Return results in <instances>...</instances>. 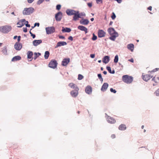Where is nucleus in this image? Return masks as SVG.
I'll use <instances>...</instances> for the list:
<instances>
[{
	"label": "nucleus",
	"mask_w": 159,
	"mask_h": 159,
	"mask_svg": "<svg viewBox=\"0 0 159 159\" xmlns=\"http://www.w3.org/2000/svg\"><path fill=\"white\" fill-rule=\"evenodd\" d=\"M122 80L123 82L128 84L131 83L133 81V78L127 75H124L122 77Z\"/></svg>",
	"instance_id": "f257e3e1"
},
{
	"label": "nucleus",
	"mask_w": 159,
	"mask_h": 159,
	"mask_svg": "<svg viewBox=\"0 0 159 159\" xmlns=\"http://www.w3.org/2000/svg\"><path fill=\"white\" fill-rule=\"evenodd\" d=\"M11 29V26H4L0 27V31L3 33H6L10 31Z\"/></svg>",
	"instance_id": "f03ea898"
},
{
	"label": "nucleus",
	"mask_w": 159,
	"mask_h": 159,
	"mask_svg": "<svg viewBox=\"0 0 159 159\" xmlns=\"http://www.w3.org/2000/svg\"><path fill=\"white\" fill-rule=\"evenodd\" d=\"M34 11V9L32 7L25 8L23 11L24 15H29L33 13Z\"/></svg>",
	"instance_id": "7ed1b4c3"
},
{
	"label": "nucleus",
	"mask_w": 159,
	"mask_h": 159,
	"mask_svg": "<svg viewBox=\"0 0 159 159\" xmlns=\"http://www.w3.org/2000/svg\"><path fill=\"white\" fill-rule=\"evenodd\" d=\"M105 115L107 120L109 123L110 124H114L116 122V120L113 118L108 116L106 113H105Z\"/></svg>",
	"instance_id": "20e7f679"
},
{
	"label": "nucleus",
	"mask_w": 159,
	"mask_h": 159,
	"mask_svg": "<svg viewBox=\"0 0 159 159\" xmlns=\"http://www.w3.org/2000/svg\"><path fill=\"white\" fill-rule=\"evenodd\" d=\"M45 30L47 34H51L55 31V28L53 26L46 27Z\"/></svg>",
	"instance_id": "39448f33"
},
{
	"label": "nucleus",
	"mask_w": 159,
	"mask_h": 159,
	"mask_svg": "<svg viewBox=\"0 0 159 159\" xmlns=\"http://www.w3.org/2000/svg\"><path fill=\"white\" fill-rule=\"evenodd\" d=\"M57 64V61L55 60H52L49 64V66L52 68H56Z\"/></svg>",
	"instance_id": "423d86ee"
},
{
	"label": "nucleus",
	"mask_w": 159,
	"mask_h": 159,
	"mask_svg": "<svg viewBox=\"0 0 159 159\" xmlns=\"http://www.w3.org/2000/svg\"><path fill=\"white\" fill-rule=\"evenodd\" d=\"M152 77L153 76L152 75L149 74H147L144 75H142V77L143 80L146 82Z\"/></svg>",
	"instance_id": "0eeeda50"
},
{
	"label": "nucleus",
	"mask_w": 159,
	"mask_h": 159,
	"mask_svg": "<svg viewBox=\"0 0 159 159\" xmlns=\"http://www.w3.org/2000/svg\"><path fill=\"white\" fill-rule=\"evenodd\" d=\"M80 22L81 24L86 25L89 23V20L86 19H84L83 17L81 18V20H80Z\"/></svg>",
	"instance_id": "6e6552de"
},
{
	"label": "nucleus",
	"mask_w": 159,
	"mask_h": 159,
	"mask_svg": "<svg viewBox=\"0 0 159 159\" xmlns=\"http://www.w3.org/2000/svg\"><path fill=\"white\" fill-rule=\"evenodd\" d=\"M73 15V20L74 21H76L78 20L79 18H82V17H80L79 15V11H77L76 13Z\"/></svg>",
	"instance_id": "1a4fd4ad"
},
{
	"label": "nucleus",
	"mask_w": 159,
	"mask_h": 159,
	"mask_svg": "<svg viewBox=\"0 0 159 159\" xmlns=\"http://www.w3.org/2000/svg\"><path fill=\"white\" fill-rule=\"evenodd\" d=\"M22 48V45L19 42H16L14 45V48L17 50H20Z\"/></svg>",
	"instance_id": "9d476101"
},
{
	"label": "nucleus",
	"mask_w": 159,
	"mask_h": 159,
	"mask_svg": "<svg viewBox=\"0 0 159 159\" xmlns=\"http://www.w3.org/2000/svg\"><path fill=\"white\" fill-rule=\"evenodd\" d=\"M92 91V87L90 85L87 86L85 88V92L87 94H91Z\"/></svg>",
	"instance_id": "9b49d317"
},
{
	"label": "nucleus",
	"mask_w": 159,
	"mask_h": 159,
	"mask_svg": "<svg viewBox=\"0 0 159 159\" xmlns=\"http://www.w3.org/2000/svg\"><path fill=\"white\" fill-rule=\"evenodd\" d=\"M106 34V33L102 30H99L98 32V36L99 38L104 37Z\"/></svg>",
	"instance_id": "f8f14e48"
},
{
	"label": "nucleus",
	"mask_w": 159,
	"mask_h": 159,
	"mask_svg": "<svg viewBox=\"0 0 159 159\" xmlns=\"http://www.w3.org/2000/svg\"><path fill=\"white\" fill-rule=\"evenodd\" d=\"M25 19H23L21 20H19L17 23V24L19 25L17 26L18 27H21L24 25L25 24Z\"/></svg>",
	"instance_id": "ddd939ff"
},
{
	"label": "nucleus",
	"mask_w": 159,
	"mask_h": 159,
	"mask_svg": "<svg viewBox=\"0 0 159 159\" xmlns=\"http://www.w3.org/2000/svg\"><path fill=\"white\" fill-rule=\"evenodd\" d=\"M62 16V14L61 12H59L55 15V18L56 20L60 21L61 20Z\"/></svg>",
	"instance_id": "4468645a"
},
{
	"label": "nucleus",
	"mask_w": 159,
	"mask_h": 159,
	"mask_svg": "<svg viewBox=\"0 0 159 159\" xmlns=\"http://www.w3.org/2000/svg\"><path fill=\"white\" fill-rule=\"evenodd\" d=\"M79 90H71L70 92V94L74 98H76L78 94Z\"/></svg>",
	"instance_id": "2eb2a0df"
},
{
	"label": "nucleus",
	"mask_w": 159,
	"mask_h": 159,
	"mask_svg": "<svg viewBox=\"0 0 159 159\" xmlns=\"http://www.w3.org/2000/svg\"><path fill=\"white\" fill-rule=\"evenodd\" d=\"M107 31L110 35L113 34L117 33L115 30L112 27L109 28L107 29Z\"/></svg>",
	"instance_id": "dca6fc26"
},
{
	"label": "nucleus",
	"mask_w": 159,
	"mask_h": 159,
	"mask_svg": "<svg viewBox=\"0 0 159 159\" xmlns=\"http://www.w3.org/2000/svg\"><path fill=\"white\" fill-rule=\"evenodd\" d=\"M78 29L81 31H84L85 34L88 33V29L84 26L79 25L78 26Z\"/></svg>",
	"instance_id": "f3484780"
},
{
	"label": "nucleus",
	"mask_w": 159,
	"mask_h": 159,
	"mask_svg": "<svg viewBox=\"0 0 159 159\" xmlns=\"http://www.w3.org/2000/svg\"><path fill=\"white\" fill-rule=\"evenodd\" d=\"M108 86V84L107 83H104L102 85L101 88V90L102 92L105 91L107 89Z\"/></svg>",
	"instance_id": "a211bd4d"
},
{
	"label": "nucleus",
	"mask_w": 159,
	"mask_h": 159,
	"mask_svg": "<svg viewBox=\"0 0 159 159\" xmlns=\"http://www.w3.org/2000/svg\"><path fill=\"white\" fill-rule=\"evenodd\" d=\"M110 35H111V36L109 37V39L113 41H114L116 38L119 36L118 33Z\"/></svg>",
	"instance_id": "6ab92c4d"
},
{
	"label": "nucleus",
	"mask_w": 159,
	"mask_h": 159,
	"mask_svg": "<svg viewBox=\"0 0 159 159\" xmlns=\"http://www.w3.org/2000/svg\"><path fill=\"white\" fill-rule=\"evenodd\" d=\"M110 61V57L108 56H104L102 58V62L105 64L107 63Z\"/></svg>",
	"instance_id": "aec40b11"
},
{
	"label": "nucleus",
	"mask_w": 159,
	"mask_h": 159,
	"mask_svg": "<svg viewBox=\"0 0 159 159\" xmlns=\"http://www.w3.org/2000/svg\"><path fill=\"white\" fill-rule=\"evenodd\" d=\"M70 87L73 89L72 90H79V89L77 86L73 83H70Z\"/></svg>",
	"instance_id": "412c9836"
},
{
	"label": "nucleus",
	"mask_w": 159,
	"mask_h": 159,
	"mask_svg": "<svg viewBox=\"0 0 159 159\" xmlns=\"http://www.w3.org/2000/svg\"><path fill=\"white\" fill-rule=\"evenodd\" d=\"M42 43L41 40H34L33 42V45L36 46Z\"/></svg>",
	"instance_id": "4be33fe9"
},
{
	"label": "nucleus",
	"mask_w": 159,
	"mask_h": 159,
	"mask_svg": "<svg viewBox=\"0 0 159 159\" xmlns=\"http://www.w3.org/2000/svg\"><path fill=\"white\" fill-rule=\"evenodd\" d=\"M69 61L70 59L69 58L64 59L62 61L61 64L63 66H66L69 63Z\"/></svg>",
	"instance_id": "5701e85b"
},
{
	"label": "nucleus",
	"mask_w": 159,
	"mask_h": 159,
	"mask_svg": "<svg viewBox=\"0 0 159 159\" xmlns=\"http://www.w3.org/2000/svg\"><path fill=\"white\" fill-rule=\"evenodd\" d=\"M119 129L121 130H124L126 129V125L124 124H122L119 127Z\"/></svg>",
	"instance_id": "b1692460"
},
{
	"label": "nucleus",
	"mask_w": 159,
	"mask_h": 159,
	"mask_svg": "<svg viewBox=\"0 0 159 159\" xmlns=\"http://www.w3.org/2000/svg\"><path fill=\"white\" fill-rule=\"evenodd\" d=\"M127 48L132 52L133 51L134 45L132 43H130L127 45Z\"/></svg>",
	"instance_id": "393cba45"
},
{
	"label": "nucleus",
	"mask_w": 159,
	"mask_h": 159,
	"mask_svg": "<svg viewBox=\"0 0 159 159\" xmlns=\"http://www.w3.org/2000/svg\"><path fill=\"white\" fill-rule=\"evenodd\" d=\"M66 44V42H59L57 44V47H58L61 46L65 45Z\"/></svg>",
	"instance_id": "a878e982"
},
{
	"label": "nucleus",
	"mask_w": 159,
	"mask_h": 159,
	"mask_svg": "<svg viewBox=\"0 0 159 159\" xmlns=\"http://www.w3.org/2000/svg\"><path fill=\"white\" fill-rule=\"evenodd\" d=\"M21 59V57H20L19 56H16L12 58L11 61H16L18 60H20Z\"/></svg>",
	"instance_id": "bb28decb"
},
{
	"label": "nucleus",
	"mask_w": 159,
	"mask_h": 159,
	"mask_svg": "<svg viewBox=\"0 0 159 159\" xmlns=\"http://www.w3.org/2000/svg\"><path fill=\"white\" fill-rule=\"evenodd\" d=\"M33 55V53L32 52L29 51L27 53L28 58L30 59L32 58Z\"/></svg>",
	"instance_id": "cd10ccee"
},
{
	"label": "nucleus",
	"mask_w": 159,
	"mask_h": 159,
	"mask_svg": "<svg viewBox=\"0 0 159 159\" xmlns=\"http://www.w3.org/2000/svg\"><path fill=\"white\" fill-rule=\"evenodd\" d=\"M62 31L63 32H70V28H64L63 27H62Z\"/></svg>",
	"instance_id": "c85d7f7f"
},
{
	"label": "nucleus",
	"mask_w": 159,
	"mask_h": 159,
	"mask_svg": "<svg viewBox=\"0 0 159 159\" xmlns=\"http://www.w3.org/2000/svg\"><path fill=\"white\" fill-rule=\"evenodd\" d=\"M41 55V54L39 52H35L34 53V60H36L38 57Z\"/></svg>",
	"instance_id": "c756f323"
},
{
	"label": "nucleus",
	"mask_w": 159,
	"mask_h": 159,
	"mask_svg": "<svg viewBox=\"0 0 159 159\" xmlns=\"http://www.w3.org/2000/svg\"><path fill=\"white\" fill-rule=\"evenodd\" d=\"M49 52L48 51H46L45 53V55H44V58L45 59H47L49 56Z\"/></svg>",
	"instance_id": "7c9ffc66"
},
{
	"label": "nucleus",
	"mask_w": 159,
	"mask_h": 159,
	"mask_svg": "<svg viewBox=\"0 0 159 159\" xmlns=\"http://www.w3.org/2000/svg\"><path fill=\"white\" fill-rule=\"evenodd\" d=\"M98 77L100 80V81L102 83L103 81V79L102 78L101 74H98L97 75Z\"/></svg>",
	"instance_id": "2f4dec72"
},
{
	"label": "nucleus",
	"mask_w": 159,
	"mask_h": 159,
	"mask_svg": "<svg viewBox=\"0 0 159 159\" xmlns=\"http://www.w3.org/2000/svg\"><path fill=\"white\" fill-rule=\"evenodd\" d=\"M118 61V55H116L115 56L114 62L115 63H117Z\"/></svg>",
	"instance_id": "473e14b6"
},
{
	"label": "nucleus",
	"mask_w": 159,
	"mask_h": 159,
	"mask_svg": "<svg viewBox=\"0 0 159 159\" xmlns=\"http://www.w3.org/2000/svg\"><path fill=\"white\" fill-rule=\"evenodd\" d=\"M77 11H75L74 10L70 9V16L73 15H75Z\"/></svg>",
	"instance_id": "72a5a7b5"
},
{
	"label": "nucleus",
	"mask_w": 159,
	"mask_h": 159,
	"mask_svg": "<svg viewBox=\"0 0 159 159\" xmlns=\"http://www.w3.org/2000/svg\"><path fill=\"white\" fill-rule=\"evenodd\" d=\"M2 51L4 54H7V51L6 47H3V48H2Z\"/></svg>",
	"instance_id": "f704fd0d"
},
{
	"label": "nucleus",
	"mask_w": 159,
	"mask_h": 159,
	"mask_svg": "<svg viewBox=\"0 0 159 159\" xmlns=\"http://www.w3.org/2000/svg\"><path fill=\"white\" fill-rule=\"evenodd\" d=\"M97 39V37L95 35L94 33L93 34V37L92 38V39L93 41H95Z\"/></svg>",
	"instance_id": "c9c22d12"
},
{
	"label": "nucleus",
	"mask_w": 159,
	"mask_h": 159,
	"mask_svg": "<svg viewBox=\"0 0 159 159\" xmlns=\"http://www.w3.org/2000/svg\"><path fill=\"white\" fill-rule=\"evenodd\" d=\"M84 78L83 75L81 74H79L78 75V79L79 80H82Z\"/></svg>",
	"instance_id": "e433bc0d"
},
{
	"label": "nucleus",
	"mask_w": 159,
	"mask_h": 159,
	"mask_svg": "<svg viewBox=\"0 0 159 159\" xmlns=\"http://www.w3.org/2000/svg\"><path fill=\"white\" fill-rule=\"evenodd\" d=\"M159 69V68H156L153 69V70H152V71H148V73H150L151 72H156V71H157Z\"/></svg>",
	"instance_id": "4c0bfd02"
},
{
	"label": "nucleus",
	"mask_w": 159,
	"mask_h": 159,
	"mask_svg": "<svg viewBox=\"0 0 159 159\" xmlns=\"http://www.w3.org/2000/svg\"><path fill=\"white\" fill-rule=\"evenodd\" d=\"M79 15L80 16V17H82V16H86V14L84 12H81L80 13H79Z\"/></svg>",
	"instance_id": "58836bf2"
},
{
	"label": "nucleus",
	"mask_w": 159,
	"mask_h": 159,
	"mask_svg": "<svg viewBox=\"0 0 159 159\" xmlns=\"http://www.w3.org/2000/svg\"><path fill=\"white\" fill-rule=\"evenodd\" d=\"M112 14V15L111 16V18L112 20H114L116 18V15L114 12H113Z\"/></svg>",
	"instance_id": "ea45409f"
},
{
	"label": "nucleus",
	"mask_w": 159,
	"mask_h": 159,
	"mask_svg": "<svg viewBox=\"0 0 159 159\" xmlns=\"http://www.w3.org/2000/svg\"><path fill=\"white\" fill-rule=\"evenodd\" d=\"M106 69L109 72V73H110L111 72V68L110 66H107Z\"/></svg>",
	"instance_id": "a19ab883"
},
{
	"label": "nucleus",
	"mask_w": 159,
	"mask_h": 159,
	"mask_svg": "<svg viewBox=\"0 0 159 159\" xmlns=\"http://www.w3.org/2000/svg\"><path fill=\"white\" fill-rule=\"evenodd\" d=\"M154 94L157 96H159V89H158L155 92Z\"/></svg>",
	"instance_id": "79ce46f5"
},
{
	"label": "nucleus",
	"mask_w": 159,
	"mask_h": 159,
	"mask_svg": "<svg viewBox=\"0 0 159 159\" xmlns=\"http://www.w3.org/2000/svg\"><path fill=\"white\" fill-rule=\"evenodd\" d=\"M110 91L111 92V93H116V90L115 89H113V88H111L110 89Z\"/></svg>",
	"instance_id": "37998d69"
},
{
	"label": "nucleus",
	"mask_w": 159,
	"mask_h": 159,
	"mask_svg": "<svg viewBox=\"0 0 159 159\" xmlns=\"http://www.w3.org/2000/svg\"><path fill=\"white\" fill-rule=\"evenodd\" d=\"M32 29H30V33L31 34V36H32L33 38L34 39L35 37V35L34 34H33L31 32V30Z\"/></svg>",
	"instance_id": "c03bdc74"
},
{
	"label": "nucleus",
	"mask_w": 159,
	"mask_h": 159,
	"mask_svg": "<svg viewBox=\"0 0 159 159\" xmlns=\"http://www.w3.org/2000/svg\"><path fill=\"white\" fill-rule=\"evenodd\" d=\"M61 8V5H57L56 6V9L58 10H59Z\"/></svg>",
	"instance_id": "a18cd8bd"
},
{
	"label": "nucleus",
	"mask_w": 159,
	"mask_h": 159,
	"mask_svg": "<svg viewBox=\"0 0 159 159\" xmlns=\"http://www.w3.org/2000/svg\"><path fill=\"white\" fill-rule=\"evenodd\" d=\"M44 0H39L37 2V4H40L43 2Z\"/></svg>",
	"instance_id": "49530a36"
},
{
	"label": "nucleus",
	"mask_w": 159,
	"mask_h": 159,
	"mask_svg": "<svg viewBox=\"0 0 159 159\" xmlns=\"http://www.w3.org/2000/svg\"><path fill=\"white\" fill-rule=\"evenodd\" d=\"M152 81H154L155 83H157V80L156 79L155 77H154L152 79Z\"/></svg>",
	"instance_id": "de8ad7c7"
},
{
	"label": "nucleus",
	"mask_w": 159,
	"mask_h": 159,
	"mask_svg": "<svg viewBox=\"0 0 159 159\" xmlns=\"http://www.w3.org/2000/svg\"><path fill=\"white\" fill-rule=\"evenodd\" d=\"M25 22H26V23L25 24L26 26L28 27H30V24H28V21H25Z\"/></svg>",
	"instance_id": "09e8293b"
},
{
	"label": "nucleus",
	"mask_w": 159,
	"mask_h": 159,
	"mask_svg": "<svg viewBox=\"0 0 159 159\" xmlns=\"http://www.w3.org/2000/svg\"><path fill=\"white\" fill-rule=\"evenodd\" d=\"M87 5L88 6L90 7H92V2H89L87 3Z\"/></svg>",
	"instance_id": "8fccbe9b"
},
{
	"label": "nucleus",
	"mask_w": 159,
	"mask_h": 159,
	"mask_svg": "<svg viewBox=\"0 0 159 159\" xmlns=\"http://www.w3.org/2000/svg\"><path fill=\"white\" fill-rule=\"evenodd\" d=\"M36 24H37V26H39V23H36L34 24V26H32V28H33L34 27H35L36 26Z\"/></svg>",
	"instance_id": "3c124183"
},
{
	"label": "nucleus",
	"mask_w": 159,
	"mask_h": 159,
	"mask_svg": "<svg viewBox=\"0 0 159 159\" xmlns=\"http://www.w3.org/2000/svg\"><path fill=\"white\" fill-rule=\"evenodd\" d=\"M95 54H91L90 55V57L92 58H94L95 57Z\"/></svg>",
	"instance_id": "603ef678"
},
{
	"label": "nucleus",
	"mask_w": 159,
	"mask_h": 159,
	"mask_svg": "<svg viewBox=\"0 0 159 159\" xmlns=\"http://www.w3.org/2000/svg\"><path fill=\"white\" fill-rule=\"evenodd\" d=\"M23 31L25 32H27V28L26 27L23 28Z\"/></svg>",
	"instance_id": "864d4df0"
},
{
	"label": "nucleus",
	"mask_w": 159,
	"mask_h": 159,
	"mask_svg": "<svg viewBox=\"0 0 159 159\" xmlns=\"http://www.w3.org/2000/svg\"><path fill=\"white\" fill-rule=\"evenodd\" d=\"M128 61H130V62H132V63H133L134 62V59L132 58L130 59H129L128 60Z\"/></svg>",
	"instance_id": "5fc2aeb1"
},
{
	"label": "nucleus",
	"mask_w": 159,
	"mask_h": 159,
	"mask_svg": "<svg viewBox=\"0 0 159 159\" xmlns=\"http://www.w3.org/2000/svg\"><path fill=\"white\" fill-rule=\"evenodd\" d=\"M59 37L60 39H64L65 38V37H64L63 36H61V35H59Z\"/></svg>",
	"instance_id": "6e6d98bb"
},
{
	"label": "nucleus",
	"mask_w": 159,
	"mask_h": 159,
	"mask_svg": "<svg viewBox=\"0 0 159 159\" xmlns=\"http://www.w3.org/2000/svg\"><path fill=\"white\" fill-rule=\"evenodd\" d=\"M96 2L97 3H98V2H101V3L102 2V0H96Z\"/></svg>",
	"instance_id": "4d7b16f0"
},
{
	"label": "nucleus",
	"mask_w": 159,
	"mask_h": 159,
	"mask_svg": "<svg viewBox=\"0 0 159 159\" xmlns=\"http://www.w3.org/2000/svg\"><path fill=\"white\" fill-rule=\"evenodd\" d=\"M118 3H120L121 2L122 0H115Z\"/></svg>",
	"instance_id": "13d9d810"
},
{
	"label": "nucleus",
	"mask_w": 159,
	"mask_h": 159,
	"mask_svg": "<svg viewBox=\"0 0 159 159\" xmlns=\"http://www.w3.org/2000/svg\"><path fill=\"white\" fill-rule=\"evenodd\" d=\"M148 9L151 11L152 9V7L151 6H150L148 7Z\"/></svg>",
	"instance_id": "bf43d9fd"
},
{
	"label": "nucleus",
	"mask_w": 159,
	"mask_h": 159,
	"mask_svg": "<svg viewBox=\"0 0 159 159\" xmlns=\"http://www.w3.org/2000/svg\"><path fill=\"white\" fill-rule=\"evenodd\" d=\"M66 12L67 14L68 15H70V10H67L66 11Z\"/></svg>",
	"instance_id": "052dcab7"
},
{
	"label": "nucleus",
	"mask_w": 159,
	"mask_h": 159,
	"mask_svg": "<svg viewBox=\"0 0 159 159\" xmlns=\"http://www.w3.org/2000/svg\"><path fill=\"white\" fill-rule=\"evenodd\" d=\"M20 40V36H18V39H17L18 42H19Z\"/></svg>",
	"instance_id": "680f3d73"
},
{
	"label": "nucleus",
	"mask_w": 159,
	"mask_h": 159,
	"mask_svg": "<svg viewBox=\"0 0 159 159\" xmlns=\"http://www.w3.org/2000/svg\"><path fill=\"white\" fill-rule=\"evenodd\" d=\"M34 0H28V2L29 3H32Z\"/></svg>",
	"instance_id": "e2e57ef3"
},
{
	"label": "nucleus",
	"mask_w": 159,
	"mask_h": 159,
	"mask_svg": "<svg viewBox=\"0 0 159 159\" xmlns=\"http://www.w3.org/2000/svg\"><path fill=\"white\" fill-rule=\"evenodd\" d=\"M115 73V71L114 70H112V71H111V72L110 73L112 74H114Z\"/></svg>",
	"instance_id": "0e129e2a"
},
{
	"label": "nucleus",
	"mask_w": 159,
	"mask_h": 159,
	"mask_svg": "<svg viewBox=\"0 0 159 159\" xmlns=\"http://www.w3.org/2000/svg\"><path fill=\"white\" fill-rule=\"evenodd\" d=\"M111 137L112 139H114V138H115V134H112L111 135Z\"/></svg>",
	"instance_id": "69168bd1"
},
{
	"label": "nucleus",
	"mask_w": 159,
	"mask_h": 159,
	"mask_svg": "<svg viewBox=\"0 0 159 159\" xmlns=\"http://www.w3.org/2000/svg\"><path fill=\"white\" fill-rule=\"evenodd\" d=\"M119 64L120 66L122 68H123V66L120 63H119Z\"/></svg>",
	"instance_id": "338daca9"
},
{
	"label": "nucleus",
	"mask_w": 159,
	"mask_h": 159,
	"mask_svg": "<svg viewBox=\"0 0 159 159\" xmlns=\"http://www.w3.org/2000/svg\"><path fill=\"white\" fill-rule=\"evenodd\" d=\"M113 22L112 21H111L110 22V23H109V25H112V24H113Z\"/></svg>",
	"instance_id": "774afa93"
}]
</instances>
